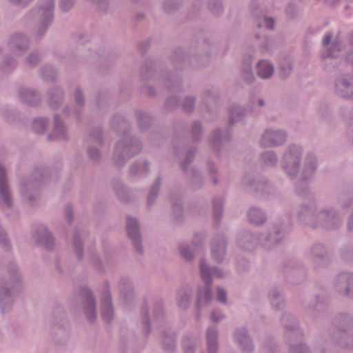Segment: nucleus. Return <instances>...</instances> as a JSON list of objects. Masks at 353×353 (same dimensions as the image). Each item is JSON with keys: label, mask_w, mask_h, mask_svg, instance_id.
<instances>
[{"label": "nucleus", "mask_w": 353, "mask_h": 353, "mask_svg": "<svg viewBox=\"0 0 353 353\" xmlns=\"http://www.w3.org/2000/svg\"><path fill=\"white\" fill-rule=\"evenodd\" d=\"M285 139L283 134L279 132L266 131L262 139L263 145L272 146L281 144Z\"/></svg>", "instance_id": "nucleus-1"}, {"label": "nucleus", "mask_w": 353, "mask_h": 353, "mask_svg": "<svg viewBox=\"0 0 353 353\" xmlns=\"http://www.w3.org/2000/svg\"><path fill=\"white\" fill-rule=\"evenodd\" d=\"M0 194L5 203L10 205V196L6 180V171L5 168L1 165H0Z\"/></svg>", "instance_id": "nucleus-2"}, {"label": "nucleus", "mask_w": 353, "mask_h": 353, "mask_svg": "<svg viewBox=\"0 0 353 353\" xmlns=\"http://www.w3.org/2000/svg\"><path fill=\"white\" fill-rule=\"evenodd\" d=\"M126 228L129 236L133 240L134 243H138L139 234L137 220L132 218H128Z\"/></svg>", "instance_id": "nucleus-3"}, {"label": "nucleus", "mask_w": 353, "mask_h": 353, "mask_svg": "<svg viewBox=\"0 0 353 353\" xmlns=\"http://www.w3.org/2000/svg\"><path fill=\"white\" fill-rule=\"evenodd\" d=\"M258 75L263 79L269 78L273 73L272 65L265 61H261L258 64Z\"/></svg>", "instance_id": "nucleus-4"}, {"label": "nucleus", "mask_w": 353, "mask_h": 353, "mask_svg": "<svg viewBox=\"0 0 353 353\" xmlns=\"http://www.w3.org/2000/svg\"><path fill=\"white\" fill-rule=\"evenodd\" d=\"M216 332L215 330H209L207 332V342L209 351H214L216 347Z\"/></svg>", "instance_id": "nucleus-5"}, {"label": "nucleus", "mask_w": 353, "mask_h": 353, "mask_svg": "<svg viewBox=\"0 0 353 353\" xmlns=\"http://www.w3.org/2000/svg\"><path fill=\"white\" fill-rule=\"evenodd\" d=\"M250 221L256 224L263 222V217L261 212L257 209H252L249 213Z\"/></svg>", "instance_id": "nucleus-6"}, {"label": "nucleus", "mask_w": 353, "mask_h": 353, "mask_svg": "<svg viewBox=\"0 0 353 353\" xmlns=\"http://www.w3.org/2000/svg\"><path fill=\"white\" fill-rule=\"evenodd\" d=\"M201 273L204 281L209 285L211 283L210 270L203 262L201 263Z\"/></svg>", "instance_id": "nucleus-7"}, {"label": "nucleus", "mask_w": 353, "mask_h": 353, "mask_svg": "<svg viewBox=\"0 0 353 353\" xmlns=\"http://www.w3.org/2000/svg\"><path fill=\"white\" fill-rule=\"evenodd\" d=\"M217 299L222 303H225L226 301L225 292L221 288L217 290Z\"/></svg>", "instance_id": "nucleus-8"}, {"label": "nucleus", "mask_w": 353, "mask_h": 353, "mask_svg": "<svg viewBox=\"0 0 353 353\" xmlns=\"http://www.w3.org/2000/svg\"><path fill=\"white\" fill-rule=\"evenodd\" d=\"M264 21H265V26L268 29H272L273 28L274 21H273V19L272 18L265 17L264 18Z\"/></svg>", "instance_id": "nucleus-9"}, {"label": "nucleus", "mask_w": 353, "mask_h": 353, "mask_svg": "<svg viewBox=\"0 0 353 353\" xmlns=\"http://www.w3.org/2000/svg\"><path fill=\"white\" fill-rule=\"evenodd\" d=\"M181 253L182 254V256L186 259H191L192 257V254L190 253V252L186 250V249H181Z\"/></svg>", "instance_id": "nucleus-10"}, {"label": "nucleus", "mask_w": 353, "mask_h": 353, "mask_svg": "<svg viewBox=\"0 0 353 353\" xmlns=\"http://www.w3.org/2000/svg\"><path fill=\"white\" fill-rule=\"evenodd\" d=\"M331 37H332V36L330 34H325L323 39V41H322L323 45V46L327 45L331 40Z\"/></svg>", "instance_id": "nucleus-11"}, {"label": "nucleus", "mask_w": 353, "mask_h": 353, "mask_svg": "<svg viewBox=\"0 0 353 353\" xmlns=\"http://www.w3.org/2000/svg\"><path fill=\"white\" fill-rule=\"evenodd\" d=\"M39 123H41V125L43 127L44 126V122H43V120H39V121H35V124Z\"/></svg>", "instance_id": "nucleus-12"}, {"label": "nucleus", "mask_w": 353, "mask_h": 353, "mask_svg": "<svg viewBox=\"0 0 353 353\" xmlns=\"http://www.w3.org/2000/svg\"><path fill=\"white\" fill-rule=\"evenodd\" d=\"M212 319L214 321H218V319H216L214 316V314L212 315Z\"/></svg>", "instance_id": "nucleus-13"}, {"label": "nucleus", "mask_w": 353, "mask_h": 353, "mask_svg": "<svg viewBox=\"0 0 353 353\" xmlns=\"http://www.w3.org/2000/svg\"><path fill=\"white\" fill-rule=\"evenodd\" d=\"M342 85H344L345 87H347V85L346 84L345 81H343Z\"/></svg>", "instance_id": "nucleus-14"}, {"label": "nucleus", "mask_w": 353, "mask_h": 353, "mask_svg": "<svg viewBox=\"0 0 353 353\" xmlns=\"http://www.w3.org/2000/svg\"><path fill=\"white\" fill-rule=\"evenodd\" d=\"M216 275H217L218 276H221V274H219L216 271H214V272Z\"/></svg>", "instance_id": "nucleus-15"}, {"label": "nucleus", "mask_w": 353, "mask_h": 353, "mask_svg": "<svg viewBox=\"0 0 353 353\" xmlns=\"http://www.w3.org/2000/svg\"><path fill=\"white\" fill-rule=\"evenodd\" d=\"M90 156L92 157V158H94V156L92 154V153H91V150L90 151Z\"/></svg>", "instance_id": "nucleus-16"}, {"label": "nucleus", "mask_w": 353, "mask_h": 353, "mask_svg": "<svg viewBox=\"0 0 353 353\" xmlns=\"http://www.w3.org/2000/svg\"><path fill=\"white\" fill-rule=\"evenodd\" d=\"M281 75L283 77H285V74H283V73H281Z\"/></svg>", "instance_id": "nucleus-17"}, {"label": "nucleus", "mask_w": 353, "mask_h": 353, "mask_svg": "<svg viewBox=\"0 0 353 353\" xmlns=\"http://www.w3.org/2000/svg\"><path fill=\"white\" fill-rule=\"evenodd\" d=\"M3 294L2 290L0 288V296Z\"/></svg>", "instance_id": "nucleus-18"}, {"label": "nucleus", "mask_w": 353, "mask_h": 353, "mask_svg": "<svg viewBox=\"0 0 353 353\" xmlns=\"http://www.w3.org/2000/svg\"><path fill=\"white\" fill-rule=\"evenodd\" d=\"M103 318H104V319H107V317H106V314H103Z\"/></svg>", "instance_id": "nucleus-19"}, {"label": "nucleus", "mask_w": 353, "mask_h": 353, "mask_svg": "<svg viewBox=\"0 0 353 353\" xmlns=\"http://www.w3.org/2000/svg\"><path fill=\"white\" fill-rule=\"evenodd\" d=\"M213 255L215 256V250H213Z\"/></svg>", "instance_id": "nucleus-20"}, {"label": "nucleus", "mask_w": 353, "mask_h": 353, "mask_svg": "<svg viewBox=\"0 0 353 353\" xmlns=\"http://www.w3.org/2000/svg\"><path fill=\"white\" fill-rule=\"evenodd\" d=\"M77 101L80 100V97H79V96H77Z\"/></svg>", "instance_id": "nucleus-21"}, {"label": "nucleus", "mask_w": 353, "mask_h": 353, "mask_svg": "<svg viewBox=\"0 0 353 353\" xmlns=\"http://www.w3.org/2000/svg\"><path fill=\"white\" fill-rule=\"evenodd\" d=\"M108 312L111 313V309L110 308L108 309Z\"/></svg>", "instance_id": "nucleus-22"}, {"label": "nucleus", "mask_w": 353, "mask_h": 353, "mask_svg": "<svg viewBox=\"0 0 353 353\" xmlns=\"http://www.w3.org/2000/svg\"><path fill=\"white\" fill-rule=\"evenodd\" d=\"M259 103H260L261 105H262L263 104L262 101H260Z\"/></svg>", "instance_id": "nucleus-23"}]
</instances>
